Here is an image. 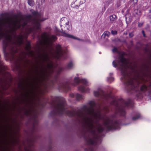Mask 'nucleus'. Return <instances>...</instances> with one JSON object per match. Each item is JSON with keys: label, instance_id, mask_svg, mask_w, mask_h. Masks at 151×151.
I'll use <instances>...</instances> for the list:
<instances>
[{"label": "nucleus", "instance_id": "obj_19", "mask_svg": "<svg viewBox=\"0 0 151 151\" xmlns=\"http://www.w3.org/2000/svg\"><path fill=\"white\" fill-rule=\"evenodd\" d=\"M28 3L30 6H32L34 5V2L32 0H28Z\"/></svg>", "mask_w": 151, "mask_h": 151}, {"label": "nucleus", "instance_id": "obj_35", "mask_svg": "<svg viewBox=\"0 0 151 151\" xmlns=\"http://www.w3.org/2000/svg\"><path fill=\"white\" fill-rule=\"evenodd\" d=\"M24 65V67H26V66H25V65ZM25 67V68H26V67Z\"/></svg>", "mask_w": 151, "mask_h": 151}, {"label": "nucleus", "instance_id": "obj_15", "mask_svg": "<svg viewBox=\"0 0 151 151\" xmlns=\"http://www.w3.org/2000/svg\"><path fill=\"white\" fill-rule=\"evenodd\" d=\"M109 18L111 22L113 23L115 22L116 19V15L113 14L111 15L109 17Z\"/></svg>", "mask_w": 151, "mask_h": 151}, {"label": "nucleus", "instance_id": "obj_9", "mask_svg": "<svg viewBox=\"0 0 151 151\" xmlns=\"http://www.w3.org/2000/svg\"><path fill=\"white\" fill-rule=\"evenodd\" d=\"M63 36L65 37L70 38H72V39H74L75 40H78L82 41H84V40L82 39H81L80 38H78L77 37H74V36H73L72 35H69V34H68L66 33H64L63 34Z\"/></svg>", "mask_w": 151, "mask_h": 151}, {"label": "nucleus", "instance_id": "obj_11", "mask_svg": "<svg viewBox=\"0 0 151 151\" xmlns=\"http://www.w3.org/2000/svg\"><path fill=\"white\" fill-rule=\"evenodd\" d=\"M78 90L82 92H87L89 90V88L85 87L84 86L81 85L78 87Z\"/></svg>", "mask_w": 151, "mask_h": 151}, {"label": "nucleus", "instance_id": "obj_10", "mask_svg": "<svg viewBox=\"0 0 151 151\" xmlns=\"http://www.w3.org/2000/svg\"><path fill=\"white\" fill-rule=\"evenodd\" d=\"M32 13L36 17L35 18V20L34 22H35L36 23V27L37 29H38L40 28V24L39 21H40V20L37 19V18L36 17V16H37V13L36 12H33Z\"/></svg>", "mask_w": 151, "mask_h": 151}, {"label": "nucleus", "instance_id": "obj_34", "mask_svg": "<svg viewBox=\"0 0 151 151\" xmlns=\"http://www.w3.org/2000/svg\"><path fill=\"white\" fill-rule=\"evenodd\" d=\"M20 60H22V58H21V59H20Z\"/></svg>", "mask_w": 151, "mask_h": 151}, {"label": "nucleus", "instance_id": "obj_26", "mask_svg": "<svg viewBox=\"0 0 151 151\" xmlns=\"http://www.w3.org/2000/svg\"><path fill=\"white\" fill-rule=\"evenodd\" d=\"M134 35L132 32H130L129 33V37H133Z\"/></svg>", "mask_w": 151, "mask_h": 151}, {"label": "nucleus", "instance_id": "obj_7", "mask_svg": "<svg viewBox=\"0 0 151 151\" xmlns=\"http://www.w3.org/2000/svg\"><path fill=\"white\" fill-rule=\"evenodd\" d=\"M25 105L27 106L28 108L25 109V114L27 116L29 115L33 111V109L32 107V105H28L26 103H25Z\"/></svg>", "mask_w": 151, "mask_h": 151}, {"label": "nucleus", "instance_id": "obj_6", "mask_svg": "<svg viewBox=\"0 0 151 151\" xmlns=\"http://www.w3.org/2000/svg\"><path fill=\"white\" fill-rule=\"evenodd\" d=\"M56 53L58 58V59L61 58H65L64 57V55L66 54V52L63 50L61 46L60 45H56Z\"/></svg>", "mask_w": 151, "mask_h": 151}, {"label": "nucleus", "instance_id": "obj_5", "mask_svg": "<svg viewBox=\"0 0 151 151\" xmlns=\"http://www.w3.org/2000/svg\"><path fill=\"white\" fill-rule=\"evenodd\" d=\"M16 67L19 69L20 73H22L23 74V76H26L25 77L27 84L29 85H31L30 84H33L34 81L31 80L30 79L32 74L31 70L27 68H25V69H23L22 68L20 63H19L18 65H16Z\"/></svg>", "mask_w": 151, "mask_h": 151}, {"label": "nucleus", "instance_id": "obj_1", "mask_svg": "<svg viewBox=\"0 0 151 151\" xmlns=\"http://www.w3.org/2000/svg\"><path fill=\"white\" fill-rule=\"evenodd\" d=\"M94 95L106 101L110 106H106L104 110L106 112L109 111L110 109L114 108L115 114L111 117L103 118V124L104 128L102 127L99 121L102 118L100 112L96 111L94 107L96 104L94 101H90L88 106L84 105L77 111H71L66 109V103L64 98L61 97L56 98V102L54 103L53 110L49 114L50 117L54 118L56 116H61L66 114L70 117H74L80 122L82 123L83 130L88 133L84 137L86 147L85 151H96L99 138L96 133V130L101 133L105 129L109 131L113 129H119L122 125H128L131 123H124L126 118V110L132 107L133 103L130 99L127 101L120 99L117 101L106 94L101 89L99 88L94 91Z\"/></svg>", "mask_w": 151, "mask_h": 151}, {"label": "nucleus", "instance_id": "obj_32", "mask_svg": "<svg viewBox=\"0 0 151 151\" xmlns=\"http://www.w3.org/2000/svg\"><path fill=\"white\" fill-rule=\"evenodd\" d=\"M137 0H133V3L134 4L136 3L137 2Z\"/></svg>", "mask_w": 151, "mask_h": 151}, {"label": "nucleus", "instance_id": "obj_28", "mask_svg": "<svg viewBox=\"0 0 151 151\" xmlns=\"http://www.w3.org/2000/svg\"><path fill=\"white\" fill-rule=\"evenodd\" d=\"M142 34H143V36L144 37H146V35H145V32L144 30H142Z\"/></svg>", "mask_w": 151, "mask_h": 151}, {"label": "nucleus", "instance_id": "obj_4", "mask_svg": "<svg viewBox=\"0 0 151 151\" xmlns=\"http://www.w3.org/2000/svg\"><path fill=\"white\" fill-rule=\"evenodd\" d=\"M14 19L7 17L6 19H3L1 22L3 25L7 24L10 27L13 31L17 29H20L22 30L25 29V27L27 24L28 21L25 20L23 17L18 19L16 15L14 16Z\"/></svg>", "mask_w": 151, "mask_h": 151}, {"label": "nucleus", "instance_id": "obj_21", "mask_svg": "<svg viewBox=\"0 0 151 151\" xmlns=\"http://www.w3.org/2000/svg\"><path fill=\"white\" fill-rule=\"evenodd\" d=\"M77 1L79 2V4H81L85 2V0H77Z\"/></svg>", "mask_w": 151, "mask_h": 151}, {"label": "nucleus", "instance_id": "obj_13", "mask_svg": "<svg viewBox=\"0 0 151 151\" xmlns=\"http://www.w3.org/2000/svg\"><path fill=\"white\" fill-rule=\"evenodd\" d=\"M110 35V33L108 31H106L104 32L101 36L102 38L107 40Z\"/></svg>", "mask_w": 151, "mask_h": 151}, {"label": "nucleus", "instance_id": "obj_29", "mask_svg": "<svg viewBox=\"0 0 151 151\" xmlns=\"http://www.w3.org/2000/svg\"><path fill=\"white\" fill-rule=\"evenodd\" d=\"M128 19H129V21H127V24L128 23H130V22H131V17H129L128 18Z\"/></svg>", "mask_w": 151, "mask_h": 151}, {"label": "nucleus", "instance_id": "obj_24", "mask_svg": "<svg viewBox=\"0 0 151 151\" xmlns=\"http://www.w3.org/2000/svg\"><path fill=\"white\" fill-rule=\"evenodd\" d=\"M112 51L113 52H118V50L117 48L115 47H114L112 49Z\"/></svg>", "mask_w": 151, "mask_h": 151}, {"label": "nucleus", "instance_id": "obj_22", "mask_svg": "<svg viewBox=\"0 0 151 151\" xmlns=\"http://www.w3.org/2000/svg\"><path fill=\"white\" fill-rule=\"evenodd\" d=\"M111 33L113 35H114L117 34V32L116 31V30H111Z\"/></svg>", "mask_w": 151, "mask_h": 151}, {"label": "nucleus", "instance_id": "obj_20", "mask_svg": "<svg viewBox=\"0 0 151 151\" xmlns=\"http://www.w3.org/2000/svg\"><path fill=\"white\" fill-rule=\"evenodd\" d=\"M66 21L67 22H65V24L66 27H67V29L68 30L70 28V25L69 24V22L67 20Z\"/></svg>", "mask_w": 151, "mask_h": 151}, {"label": "nucleus", "instance_id": "obj_33", "mask_svg": "<svg viewBox=\"0 0 151 151\" xmlns=\"http://www.w3.org/2000/svg\"><path fill=\"white\" fill-rule=\"evenodd\" d=\"M149 12L151 13V9L149 10Z\"/></svg>", "mask_w": 151, "mask_h": 151}, {"label": "nucleus", "instance_id": "obj_2", "mask_svg": "<svg viewBox=\"0 0 151 151\" xmlns=\"http://www.w3.org/2000/svg\"><path fill=\"white\" fill-rule=\"evenodd\" d=\"M25 49L27 51L25 53L26 55L29 56H34L35 58H37V60H36L37 63L39 62L40 63L42 68H44V63H46L47 64L46 67L47 69L45 68V72H42V74L40 75L39 77L37 76L39 74L38 70L37 69L38 66H36L35 70L37 76L36 77V79H34V80H36L34 81L36 84L40 86L46 85V82L48 81H50L54 84H55L53 76L52 66L50 65L49 62L50 61V57L46 51L44 49H41L39 47L37 50V56H35V52L31 50V47L29 42L25 46Z\"/></svg>", "mask_w": 151, "mask_h": 151}, {"label": "nucleus", "instance_id": "obj_23", "mask_svg": "<svg viewBox=\"0 0 151 151\" xmlns=\"http://www.w3.org/2000/svg\"><path fill=\"white\" fill-rule=\"evenodd\" d=\"M52 146L51 145H50L48 147V151H55L53 150H52Z\"/></svg>", "mask_w": 151, "mask_h": 151}, {"label": "nucleus", "instance_id": "obj_17", "mask_svg": "<svg viewBox=\"0 0 151 151\" xmlns=\"http://www.w3.org/2000/svg\"><path fill=\"white\" fill-rule=\"evenodd\" d=\"M66 21H67V19L66 18L64 17L62 18L61 19V23L60 24V26L61 27L63 25H64L65 22Z\"/></svg>", "mask_w": 151, "mask_h": 151}, {"label": "nucleus", "instance_id": "obj_14", "mask_svg": "<svg viewBox=\"0 0 151 151\" xmlns=\"http://www.w3.org/2000/svg\"><path fill=\"white\" fill-rule=\"evenodd\" d=\"M141 115L139 113H137L135 115L132 117V119L133 121H136L140 118Z\"/></svg>", "mask_w": 151, "mask_h": 151}, {"label": "nucleus", "instance_id": "obj_12", "mask_svg": "<svg viewBox=\"0 0 151 151\" xmlns=\"http://www.w3.org/2000/svg\"><path fill=\"white\" fill-rule=\"evenodd\" d=\"M57 39V37L54 35H51L50 37L48 36L47 37V40L50 42H52L54 40H56Z\"/></svg>", "mask_w": 151, "mask_h": 151}, {"label": "nucleus", "instance_id": "obj_31", "mask_svg": "<svg viewBox=\"0 0 151 151\" xmlns=\"http://www.w3.org/2000/svg\"><path fill=\"white\" fill-rule=\"evenodd\" d=\"M32 31H33L32 29H29L28 33L29 34L30 32H32Z\"/></svg>", "mask_w": 151, "mask_h": 151}, {"label": "nucleus", "instance_id": "obj_16", "mask_svg": "<svg viewBox=\"0 0 151 151\" xmlns=\"http://www.w3.org/2000/svg\"><path fill=\"white\" fill-rule=\"evenodd\" d=\"M112 75V73H109V76L107 78V81L108 82L110 83H111L113 82L114 80V78L111 76V75Z\"/></svg>", "mask_w": 151, "mask_h": 151}, {"label": "nucleus", "instance_id": "obj_25", "mask_svg": "<svg viewBox=\"0 0 151 151\" xmlns=\"http://www.w3.org/2000/svg\"><path fill=\"white\" fill-rule=\"evenodd\" d=\"M129 16V14H127L125 15L126 22L127 24V18H129V17H128Z\"/></svg>", "mask_w": 151, "mask_h": 151}, {"label": "nucleus", "instance_id": "obj_8", "mask_svg": "<svg viewBox=\"0 0 151 151\" xmlns=\"http://www.w3.org/2000/svg\"><path fill=\"white\" fill-rule=\"evenodd\" d=\"M75 96H76V99L77 101H79L83 99L82 96L81 95L78 93H76L75 94L71 93L70 94V96L72 98L74 97Z\"/></svg>", "mask_w": 151, "mask_h": 151}, {"label": "nucleus", "instance_id": "obj_30", "mask_svg": "<svg viewBox=\"0 0 151 151\" xmlns=\"http://www.w3.org/2000/svg\"><path fill=\"white\" fill-rule=\"evenodd\" d=\"M142 24H143V23H139L138 24V26L139 27H140L142 26Z\"/></svg>", "mask_w": 151, "mask_h": 151}, {"label": "nucleus", "instance_id": "obj_18", "mask_svg": "<svg viewBox=\"0 0 151 151\" xmlns=\"http://www.w3.org/2000/svg\"><path fill=\"white\" fill-rule=\"evenodd\" d=\"M79 2L77 1V0H76L74 3H72L71 4V7H74L76 6L78 7L79 6L81 5L78 4H79Z\"/></svg>", "mask_w": 151, "mask_h": 151}, {"label": "nucleus", "instance_id": "obj_3", "mask_svg": "<svg viewBox=\"0 0 151 151\" xmlns=\"http://www.w3.org/2000/svg\"><path fill=\"white\" fill-rule=\"evenodd\" d=\"M49 62V63L50 65L52 66V68L54 70L53 65L50 63L49 62ZM73 63L71 61L70 62L67 64L65 68L61 67H59L58 70L56 74L54 75L53 74L54 80L56 84H57L58 88L60 91H67L70 89L71 85L74 86L78 84L79 83H81L86 86H89L90 85V83L89 82L85 79H80L78 77H76L74 78L73 80H72V77H70L67 79H63L60 78L58 76L60 72L65 69L70 70L72 69L73 68ZM53 73H54V72Z\"/></svg>", "mask_w": 151, "mask_h": 151}, {"label": "nucleus", "instance_id": "obj_27", "mask_svg": "<svg viewBox=\"0 0 151 151\" xmlns=\"http://www.w3.org/2000/svg\"><path fill=\"white\" fill-rule=\"evenodd\" d=\"M54 122L56 124H58V123L59 120L58 119H55Z\"/></svg>", "mask_w": 151, "mask_h": 151}]
</instances>
